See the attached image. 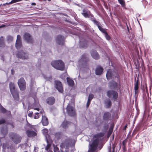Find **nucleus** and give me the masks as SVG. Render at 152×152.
<instances>
[{
    "label": "nucleus",
    "mask_w": 152,
    "mask_h": 152,
    "mask_svg": "<svg viewBox=\"0 0 152 152\" xmlns=\"http://www.w3.org/2000/svg\"><path fill=\"white\" fill-rule=\"evenodd\" d=\"M104 134L99 133L94 136V140L92 144L91 145L88 152H97L96 149L99 143L102 140V137Z\"/></svg>",
    "instance_id": "f257e3e1"
},
{
    "label": "nucleus",
    "mask_w": 152,
    "mask_h": 152,
    "mask_svg": "<svg viewBox=\"0 0 152 152\" xmlns=\"http://www.w3.org/2000/svg\"><path fill=\"white\" fill-rule=\"evenodd\" d=\"M51 64L57 69L63 70L64 69V64L61 60L53 61L51 62Z\"/></svg>",
    "instance_id": "f03ea898"
},
{
    "label": "nucleus",
    "mask_w": 152,
    "mask_h": 152,
    "mask_svg": "<svg viewBox=\"0 0 152 152\" xmlns=\"http://www.w3.org/2000/svg\"><path fill=\"white\" fill-rule=\"evenodd\" d=\"M107 78L108 80L117 78V80H119V75L114 70L109 69L106 74Z\"/></svg>",
    "instance_id": "7ed1b4c3"
},
{
    "label": "nucleus",
    "mask_w": 152,
    "mask_h": 152,
    "mask_svg": "<svg viewBox=\"0 0 152 152\" xmlns=\"http://www.w3.org/2000/svg\"><path fill=\"white\" fill-rule=\"evenodd\" d=\"M69 115L72 116H75L76 113L74 108V103L72 102L71 104H69L66 108Z\"/></svg>",
    "instance_id": "20e7f679"
},
{
    "label": "nucleus",
    "mask_w": 152,
    "mask_h": 152,
    "mask_svg": "<svg viewBox=\"0 0 152 152\" xmlns=\"http://www.w3.org/2000/svg\"><path fill=\"white\" fill-rule=\"evenodd\" d=\"M9 136L10 138L16 144L19 143L21 139V137L18 134L11 132L9 134Z\"/></svg>",
    "instance_id": "39448f33"
},
{
    "label": "nucleus",
    "mask_w": 152,
    "mask_h": 152,
    "mask_svg": "<svg viewBox=\"0 0 152 152\" xmlns=\"http://www.w3.org/2000/svg\"><path fill=\"white\" fill-rule=\"evenodd\" d=\"M18 85L20 89L22 91L25 90L26 86L25 80L23 78L20 79L18 82Z\"/></svg>",
    "instance_id": "423d86ee"
},
{
    "label": "nucleus",
    "mask_w": 152,
    "mask_h": 152,
    "mask_svg": "<svg viewBox=\"0 0 152 152\" xmlns=\"http://www.w3.org/2000/svg\"><path fill=\"white\" fill-rule=\"evenodd\" d=\"M88 60V58L86 57V54H83L81 57L80 60L78 61V64L79 65L84 67L87 64V62Z\"/></svg>",
    "instance_id": "0eeeda50"
},
{
    "label": "nucleus",
    "mask_w": 152,
    "mask_h": 152,
    "mask_svg": "<svg viewBox=\"0 0 152 152\" xmlns=\"http://www.w3.org/2000/svg\"><path fill=\"white\" fill-rule=\"evenodd\" d=\"M107 95L109 98H112L114 100L118 97L117 92L114 91H109L107 92Z\"/></svg>",
    "instance_id": "6e6552de"
},
{
    "label": "nucleus",
    "mask_w": 152,
    "mask_h": 152,
    "mask_svg": "<svg viewBox=\"0 0 152 152\" xmlns=\"http://www.w3.org/2000/svg\"><path fill=\"white\" fill-rule=\"evenodd\" d=\"M55 87L56 89L60 92H62L63 91V87L61 83L58 80L55 81Z\"/></svg>",
    "instance_id": "1a4fd4ad"
},
{
    "label": "nucleus",
    "mask_w": 152,
    "mask_h": 152,
    "mask_svg": "<svg viewBox=\"0 0 152 152\" xmlns=\"http://www.w3.org/2000/svg\"><path fill=\"white\" fill-rule=\"evenodd\" d=\"M21 46V37L20 36L18 35L17 36V39L15 43V47L18 49L20 48Z\"/></svg>",
    "instance_id": "9d476101"
},
{
    "label": "nucleus",
    "mask_w": 152,
    "mask_h": 152,
    "mask_svg": "<svg viewBox=\"0 0 152 152\" xmlns=\"http://www.w3.org/2000/svg\"><path fill=\"white\" fill-rule=\"evenodd\" d=\"M64 37L61 35L58 36L56 38V42L59 45H63L64 42Z\"/></svg>",
    "instance_id": "9b49d317"
},
{
    "label": "nucleus",
    "mask_w": 152,
    "mask_h": 152,
    "mask_svg": "<svg viewBox=\"0 0 152 152\" xmlns=\"http://www.w3.org/2000/svg\"><path fill=\"white\" fill-rule=\"evenodd\" d=\"M17 56L18 58L22 59H26L28 58V56L26 53L21 51L19 52L17 54Z\"/></svg>",
    "instance_id": "f8f14e48"
},
{
    "label": "nucleus",
    "mask_w": 152,
    "mask_h": 152,
    "mask_svg": "<svg viewBox=\"0 0 152 152\" xmlns=\"http://www.w3.org/2000/svg\"><path fill=\"white\" fill-rule=\"evenodd\" d=\"M80 47L81 48H85L87 46L88 42L84 39H80Z\"/></svg>",
    "instance_id": "ddd939ff"
},
{
    "label": "nucleus",
    "mask_w": 152,
    "mask_h": 152,
    "mask_svg": "<svg viewBox=\"0 0 152 152\" xmlns=\"http://www.w3.org/2000/svg\"><path fill=\"white\" fill-rule=\"evenodd\" d=\"M24 39L27 42L31 43L32 42V39L29 34L26 33L24 35Z\"/></svg>",
    "instance_id": "4468645a"
},
{
    "label": "nucleus",
    "mask_w": 152,
    "mask_h": 152,
    "mask_svg": "<svg viewBox=\"0 0 152 152\" xmlns=\"http://www.w3.org/2000/svg\"><path fill=\"white\" fill-rule=\"evenodd\" d=\"M91 13L89 11L85 9H84L81 13L82 15L86 18H89L90 17V15Z\"/></svg>",
    "instance_id": "2eb2a0df"
},
{
    "label": "nucleus",
    "mask_w": 152,
    "mask_h": 152,
    "mask_svg": "<svg viewBox=\"0 0 152 152\" xmlns=\"http://www.w3.org/2000/svg\"><path fill=\"white\" fill-rule=\"evenodd\" d=\"M91 55L92 57L95 59H98L99 58V55L96 50H92Z\"/></svg>",
    "instance_id": "dca6fc26"
},
{
    "label": "nucleus",
    "mask_w": 152,
    "mask_h": 152,
    "mask_svg": "<svg viewBox=\"0 0 152 152\" xmlns=\"http://www.w3.org/2000/svg\"><path fill=\"white\" fill-rule=\"evenodd\" d=\"M14 99L16 101H18L19 99V96L18 90L11 93Z\"/></svg>",
    "instance_id": "f3484780"
},
{
    "label": "nucleus",
    "mask_w": 152,
    "mask_h": 152,
    "mask_svg": "<svg viewBox=\"0 0 152 152\" xmlns=\"http://www.w3.org/2000/svg\"><path fill=\"white\" fill-rule=\"evenodd\" d=\"M26 133L28 137L35 136L37 135V133L34 131L31 130H27Z\"/></svg>",
    "instance_id": "a211bd4d"
},
{
    "label": "nucleus",
    "mask_w": 152,
    "mask_h": 152,
    "mask_svg": "<svg viewBox=\"0 0 152 152\" xmlns=\"http://www.w3.org/2000/svg\"><path fill=\"white\" fill-rule=\"evenodd\" d=\"M103 68L100 66H97L95 70L96 74L97 75H100L102 73Z\"/></svg>",
    "instance_id": "6ab92c4d"
},
{
    "label": "nucleus",
    "mask_w": 152,
    "mask_h": 152,
    "mask_svg": "<svg viewBox=\"0 0 152 152\" xmlns=\"http://www.w3.org/2000/svg\"><path fill=\"white\" fill-rule=\"evenodd\" d=\"M55 101L54 98L53 97H49L46 100L47 103L50 105L53 104L54 103Z\"/></svg>",
    "instance_id": "aec40b11"
},
{
    "label": "nucleus",
    "mask_w": 152,
    "mask_h": 152,
    "mask_svg": "<svg viewBox=\"0 0 152 152\" xmlns=\"http://www.w3.org/2000/svg\"><path fill=\"white\" fill-rule=\"evenodd\" d=\"M42 125L43 126H46L48 124V121L47 118L45 116H43L42 115Z\"/></svg>",
    "instance_id": "412c9836"
},
{
    "label": "nucleus",
    "mask_w": 152,
    "mask_h": 152,
    "mask_svg": "<svg viewBox=\"0 0 152 152\" xmlns=\"http://www.w3.org/2000/svg\"><path fill=\"white\" fill-rule=\"evenodd\" d=\"M69 146V143L68 142L67 140H66L65 141L63 142L60 145V147L61 148H67Z\"/></svg>",
    "instance_id": "4be33fe9"
},
{
    "label": "nucleus",
    "mask_w": 152,
    "mask_h": 152,
    "mask_svg": "<svg viewBox=\"0 0 152 152\" xmlns=\"http://www.w3.org/2000/svg\"><path fill=\"white\" fill-rule=\"evenodd\" d=\"M9 87L11 93L17 91L15 89V86L14 83L11 82L9 84Z\"/></svg>",
    "instance_id": "5701e85b"
},
{
    "label": "nucleus",
    "mask_w": 152,
    "mask_h": 152,
    "mask_svg": "<svg viewBox=\"0 0 152 152\" xmlns=\"http://www.w3.org/2000/svg\"><path fill=\"white\" fill-rule=\"evenodd\" d=\"M109 85L111 88H114L117 86V83L115 81H112L109 83Z\"/></svg>",
    "instance_id": "b1692460"
},
{
    "label": "nucleus",
    "mask_w": 152,
    "mask_h": 152,
    "mask_svg": "<svg viewBox=\"0 0 152 152\" xmlns=\"http://www.w3.org/2000/svg\"><path fill=\"white\" fill-rule=\"evenodd\" d=\"M70 123L65 120H64V121L62 123L61 126L63 128L65 129L67 127L70 125Z\"/></svg>",
    "instance_id": "393cba45"
},
{
    "label": "nucleus",
    "mask_w": 152,
    "mask_h": 152,
    "mask_svg": "<svg viewBox=\"0 0 152 152\" xmlns=\"http://www.w3.org/2000/svg\"><path fill=\"white\" fill-rule=\"evenodd\" d=\"M111 114L109 112H106L104 113L103 116L104 119L105 120H107L109 119L110 117Z\"/></svg>",
    "instance_id": "a878e982"
},
{
    "label": "nucleus",
    "mask_w": 152,
    "mask_h": 152,
    "mask_svg": "<svg viewBox=\"0 0 152 152\" xmlns=\"http://www.w3.org/2000/svg\"><path fill=\"white\" fill-rule=\"evenodd\" d=\"M66 80L69 86H72L74 85V81L70 78L67 77Z\"/></svg>",
    "instance_id": "bb28decb"
},
{
    "label": "nucleus",
    "mask_w": 152,
    "mask_h": 152,
    "mask_svg": "<svg viewBox=\"0 0 152 152\" xmlns=\"http://www.w3.org/2000/svg\"><path fill=\"white\" fill-rule=\"evenodd\" d=\"M138 80H137L134 83V89L135 90V94H136L138 92Z\"/></svg>",
    "instance_id": "cd10ccee"
},
{
    "label": "nucleus",
    "mask_w": 152,
    "mask_h": 152,
    "mask_svg": "<svg viewBox=\"0 0 152 152\" xmlns=\"http://www.w3.org/2000/svg\"><path fill=\"white\" fill-rule=\"evenodd\" d=\"M105 104L107 108H109L111 105V102L109 99H107L105 100Z\"/></svg>",
    "instance_id": "c85d7f7f"
},
{
    "label": "nucleus",
    "mask_w": 152,
    "mask_h": 152,
    "mask_svg": "<svg viewBox=\"0 0 152 152\" xmlns=\"http://www.w3.org/2000/svg\"><path fill=\"white\" fill-rule=\"evenodd\" d=\"M0 109L1 112L3 113H5L7 112L8 114H10V111H7V110L4 109L2 106L0 104Z\"/></svg>",
    "instance_id": "c756f323"
},
{
    "label": "nucleus",
    "mask_w": 152,
    "mask_h": 152,
    "mask_svg": "<svg viewBox=\"0 0 152 152\" xmlns=\"http://www.w3.org/2000/svg\"><path fill=\"white\" fill-rule=\"evenodd\" d=\"M46 141L47 144L46 147L45 148V149L46 151H48L50 147L51 144L52 142V141H51L50 142H49L47 139H46Z\"/></svg>",
    "instance_id": "7c9ffc66"
},
{
    "label": "nucleus",
    "mask_w": 152,
    "mask_h": 152,
    "mask_svg": "<svg viewBox=\"0 0 152 152\" xmlns=\"http://www.w3.org/2000/svg\"><path fill=\"white\" fill-rule=\"evenodd\" d=\"M119 3L121 4L122 7H124L125 6V3L124 0H118Z\"/></svg>",
    "instance_id": "2f4dec72"
},
{
    "label": "nucleus",
    "mask_w": 152,
    "mask_h": 152,
    "mask_svg": "<svg viewBox=\"0 0 152 152\" xmlns=\"http://www.w3.org/2000/svg\"><path fill=\"white\" fill-rule=\"evenodd\" d=\"M21 0H12L9 3H6L7 4H10L13 3H14L18 2L21 1Z\"/></svg>",
    "instance_id": "473e14b6"
},
{
    "label": "nucleus",
    "mask_w": 152,
    "mask_h": 152,
    "mask_svg": "<svg viewBox=\"0 0 152 152\" xmlns=\"http://www.w3.org/2000/svg\"><path fill=\"white\" fill-rule=\"evenodd\" d=\"M99 30L101 31L103 33H104V34H105V33H106L107 32L105 31V29L104 28H103L102 27H101L100 26H99V27L98 28Z\"/></svg>",
    "instance_id": "72a5a7b5"
},
{
    "label": "nucleus",
    "mask_w": 152,
    "mask_h": 152,
    "mask_svg": "<svg viewBox=\"0 0 152 152\" xmlns=\"http://www.w3.org/2000/svg\"><path fill=\"white\" fill-rule=\"evenodd\" d=\"M93 22L94 24H95V25L97 26L98 28L99 27V26H100V23L99 21L96 20H95Z\"/></svg>",
    "instance_id": "f704fd0d"
},
{
    "label": "nucleus",
    "mask_w": 152,
    "mask_h": 152,
    "mask_svg": "<svg viewBox=\"0 0 152 152\" xmlns=\"http://www.w3.org/2000/svg\"><path fill=\"white\" fill-rule=\"evenodd\" d=\"M90 20L93 22L95 20H96L95 18L94 17V15L91 13L90 15Z\"/></svg>",
    "instance_id": "c9c22d12"
},
{
    "label": "nucleus",
    "mask_w": 152,
    "mask_h": 152,
    "mask_svg": "<svg viewBox=\"0 0 152 152\" xmlns=\"http://www.w3.org/2000/svg\"><path fill=\"white\" fill-rule=\"evenodd\" d=\"M39 113H35V114L34 115V118L35 119L38 118H39Z\"/></svg>",
    "instance_id": "e433bc0d"
},
{
    "label": "nucleus",
    "mask_w": 152,
    "mask_h": 152,
    "mask_svg": "<svg viewBox=\"0 0 152 152\" xmlns=\"http://www.w3.org/2000/svg\"><path fill=\"white\" fill-rule=\"evenodd\" d=\"M94 95L92 94H90L88 96V100H89L90 101H91V100L93 99L94 98Z\"/></svg>",
    "instance_id": "4c0bfd02"
},
{
    "label": "nucleus",
    "mask_w": 152,
    "mask_h": 152,
    "mask_svg": "<svg viewBox=\"0 0 152 152\" xmlns=\"http://www.w3.org/2000/svg\"><path fill=\"white\" fill-rule=\"evenodd\" d=\"M104 36L107 40H109L110 39V36L108 35L107 32L104 34Z\"/></svg>",
    "instance_id": "58836bf2"
},
{
    "label": "nucleus",
    "mask_w": 152,
    "mask_h": 152,
    "mask_svg": "<svg viewBox=\"0 0 152 152\" xmlns=\"http://www.w3.org/2000/svg\"><path fill=\"white\" fill-rule=\"evenodd\" d=\"M42 133L45 135L47 134L48 133V130L47 129H44L42 130Z\"/></svg>",
    "instance_id": "ea45409f"
},
{
    "label": "nucleus",
    "mask_w": 152,
    "mask_h": 152,
    "mask_svg": "<svg viewBox=\"0 0 152 152\" xmlns=\"http://www.w3.org/2000/svg\"><path fill=\"white\" fill-rule=\"evenodd\" d=\"M7 39L9 42L12 41L13 40V37L10 36H8L7 37Z\"/></svg>",
    "instance_id": "a19ab883"
},
{
    "label": "nucleus",
    "mask_w": 152,
    "mask_h": 152,
    "mask_svg": "<svg viewBox=\"0 0 152 152\" xmlns=\"http://www.w3.org/2000/svg\"><path fill=\"white\" fill-rule=\"evenodd\" d=\"M54 146V151L55 152H56L57 151H58V148L55 145H53Z\"/></svg>",
    "instance_id": "79ce46f5"
},
{
    "label": "nucleus",
    "mask_w": 152,
    "mask_h": 152,
    "mask_svg": "<svg viewBox=\"0 0 152 152\" xmlns=\"http://www.w3.org/2000/svg\"><path fill=\"white\" fill-rule=\"evenodd\" d=\"M5 44L4 41H2L1 42H0V47H3L4 46Z\"/></svg>",
    "instance_id": "37998d69"
},
{
    "label": "nucleus",
    "mask_w": 152,
    "mask_h": 152,
    "mask_svg": "<svg viewBox=\"0 0 152 152\" xmlns=\"http://www.w3.org/2000/svg\"><path fill=\"white\" fill-rule=\"evenodd\" d=\"M7 147H8L7 146V144L5 143H3V148L4 150Z\"/></svg>",
    "instance_id": "c03bdc74"
},
{
    "label": "nucleus",
    "mask_w": 152,
    "mask_h": 152,
    "mask_svg": "<svg viewBox=\"0 0 152 152\" xmlns=\"http://www.w3.org/2000/svg\"><path fill=\"white\" fill-rule=\"evenodd\" d=\"M5 122V120L3 119H2L1 120H0V124H3Z\"/></svg>",
    "instance_id": "a18cd8bd"
},
{
    "label": "nucleus",
    "mask_w": 152,
    "mask_h": 152,
    "mask_svg": "<svg viewBox=\"0 0 152 152\" xmlns=\"http://www.w3.org/2000/svg\"><path fill=\"white\" fill-rule=\"evenodd\" d=\"M91 102V101H90L89 100H88L87 104H86V107L87 108H88V107Z\"/></svg>",
    "instance_id": "49530a36"
},
{
    "label": "nucleus",
    "mask_w": 152,
    "mask_h": 152,
    "mask_svg": "<svg viewBox=\"0 0 152 152\" xmlns=\"http://www.w3.org/2000/svg\"><path fill=\"white\" fill-rule=\"evenodd\" d=\"M113 126H111L110 127L109 131L111 132H112L113 131Z\"/></svg>",
    "instance_id": "de8ad7c7"
},
{
    "label": "nucleus",
    "mask_w": 152,
    "mask_h": 152,
    "mask_svg": "<svg viewBox=\"0 0 152 152\" xmlns=\"http://www.w3.org/2000/svg\"><path fill=\"white\" fill-rule=\"evenodd\" d=\"M2 41H4V38L3 37H1L0 38V42H1Z\"/></svg>",
    "instance_id": "09e8293b"
},
{
    "label": "nucleus",
    "mask_w": 152,
    "mask_h": 152,
    "mask_svg": "<svg viewBox=\"0 0 152 152\" xmlns=\"http://www.w3.org/2000/svg\"><path fill=\"white\" fill-rule=\"evenodd\" d=\"M142 2L143 3H145V4H146L147 3V1L145 0H143Z\"/></svg>",
    "instance_id": "8fccbe9b"
},
{
    "label": "nucleus",
    "mask_w": 152,
    "mask_h": 152,
    "mask_svg": "<svg viewBox=\"0 0 152 152\" xmlns=\"http://www.w3.org/2000/svg\"><path fill=\"white\" fill-rule=\"evenodd\" d=\"M28 116L29 117H31L32 116V113H29L28 114Z\"/></svg>",
    "instance_id": "3c124183"
},
{
    "label": "nucleus",
    "mask_w": 152,
    "mask_h": 152,
    "mask_svg": "<svg viewBox=\"0 0 152 152\" xmlns=\"http://www.w3.org/2000/svg\"><path fill=\"white\" fill-rule=\"evenodd\" d=\"M109 152H111V147L110 146L108 148Z\"/></svg>",
    "instance_id": "603ef678"
},
{
    "label": "nucleus",
    "mask_w": 152,
    "mask_h": 152,
    "mask_svg": "<svg viewBox=\"0 0 152 152\" xmlns=\"http://www.w3.org/2000/svg\"><path fill=\"white\" fill-rule=\"evenodd\" d=\"M126 27H127V30H128V32H129V28L128 26L127 23H126Z\"/></svg>",
    "instance_id": "864d4df0"
},
{
    "label": "nucleus",
    "mask_w": 152,
    "mask_h": 152,
    "mask_svg": "<svg viewBox=\"0 0 152 152\" xmlns=\"http://www.w3.org/2000/svg\"><path fill=\"white\" fill-rule=\"evenodd\" d=\"M34 108V110H37L38 111H39V108H38V107H37V108Z\"/></svg>",
    "instance_id": "5fc2aeb1"
},
{
    "label": "nucleus",
    "mask_w": 152,
    "mask_h": 152,
    "mask_svg": "<svg viewBox=\"0 0 152 152\" xmlns=\"http://www.w3.org/2000/svg\"><path fill=\"white\" fill-rule=\"evenodd\" d=\"M123 148L124 151H126V147H125V146H123Z\"/></svg>",
    "instance_id": "6e6d98bb"
},
{
    "label": "nucleus",
    "mask_w": 152,
    "mask_h": 152,
    "mask_svg": "<svg viewBox=\"0 0 152 152\" xmlns=\"http://www.w3.org/2000/svg\"><path fill=\"white\" fill-rule=\"evenodd\" d=\"M60 133H57L56 134V136H58V135H60Z\"/></svg>",
    "instance_id": "4d7b16f0"
},
{
    "label": "nucleus",
    "mask_w": 152,
    "mask_h": 152,
    "mask_svg": "<svg viewBox=\"0 0 152 152\" xmlns=\"http://www.w3.org/2000/svg\"><path fill=\"white\" fill-rule=\"evenodd\" d=\"M123 146H125V143L124 141H123L122 143Z\"/></svg>",
    "instance_id": "13d9d810"
},
{
    "label": "nucleus",
    "mask_w": 152,
    "mask_h": 152,
    "mask_svg": "<svg viewBox=\"0 0 152 152\" xmlns=\"http://www.w3.org/2000/svg\"><path fill=\"white\" fill-rule=\"evenodd\" d=\"M126 127H127V126H126V125H125V126L124 127V129H123L124 130H126Z\"/></svg>",
    "instance_id": "bf43d9fd"
},
{
    "label": "nucleus",
    "mask_w": 152,
    "mask_h": 152,
    "mask_svg": "<svg viewBox=\"0 0 152 152\" xmlns=\"http://www.w3.org/2000/svg\"><path fill=\"white\" fill-rule=\"evenodd\" d=\"M36 4L35 3H32L31 4V5H35Z\"/></svg>",
    "instance_id": "052dcab7"
},
{
    "label": "nucleus",
    "mask_w": 152,
    "mask_h": 152,
    "mask_svg": "<svg viewBox=\"0 0 152 152\" xmlns=\"http://www.w3.org/2000/svg\"><path fill=\"white\" fill-rule=\"evenodd\" d=\"M114 148H115V147L114 146H113V152H114V149H115Z\"/></svg>",
    "instance_id": "680f3d73"
},
{
    "label": "nucleus",
    "mask_w": 152,
    "mask_h": 152,
    "mask_svg": "<svg viewBox=\"0 0 152 152\" xmlns=\"http://www.w3.org/2000/svg\"><path fill=\"white\" fill-rule=\"evenodd\" d=\"M4 26H1L0 27V28H1V27H4Z\"/></svg>",
    "instance_id": "e2e57ef3"
},
{
    "label": "nucleus",
    "mask_w": 152,
    "mask_h": 152,
    "mask_svg": "<svg viewBox=\"0 0 152 152\" xmlns=\"http://www.w3.org/2000/svg\"><path fill=\"white\" fill-rule=\"evenodd\" d=\"M39 65H38V66L39 67V66H40V64L39 63V64H38Z\"/></svg>",
    "instance_id": "0e129e2a"
},
{
    "label": "nucleus",
    "mask_w": 152,
    "mask_h": 152,
    "mask_svg": "<svg viewBox=\"0 0 152 152\" xmlns=\"http://www.w3.org/2000/svg\"><path fill=\"white\" fill-rule=\"evenodd\" d=\"M2 139V138H0V142H1V139Z\"/></svg>",
    "instance_id": "69168bd1"
},
{
    "label": "nucleus",
    "mask_w": 152,
    "mask_h": 152,
    "mask_svg": "<svg viewBox=\"0 0 152 152\" xmlns=\"http://www.w3.org/2000/svg\"><path fill=\"white\" fill-rule=\"evenodd\" d=\"M1 132L2 133H3V130H2H2H1Z\"/></svg>",
    "instance_id": "338daca9"
},
{
    "label": "nucleus",
    "mask_w": 152,
    "mask_h": 152,
    "mask_svg": "<svg viewBox=\"0 0 152 152\" xmlns=\"http://www.w3.org/2000/svg\"><path fill=\"white\" fill-rule=\"evenodd\" d=\"M42 112V111H40V113H41Z\"/></svg>",
    "instance_id": "774afa93"
}]
</instances>
